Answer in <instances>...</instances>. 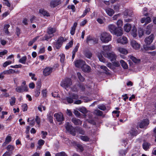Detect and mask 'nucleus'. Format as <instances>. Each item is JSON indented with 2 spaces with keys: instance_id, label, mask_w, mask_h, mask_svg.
Instances as JSON below:
<instances>
[{
  "instance_id": "obj_5",
  "label": "nucleus",
  "mask_w": 156,
  "mask_h": 156,
  "mask_svg": "<svg viewBox=\"0 0 156 156\" xmlns=\"http://www.w3.org/2000/svg\"><path fill=\"white\" fill-rule=\"evenodd\" d=\"M64 41V40L63 37H59L57 41L54 44V47L57 49H59L62 46Z\"/></svg>"
},
{
  "instance_id": "obj_24",
  "label": "nucleus",
  "mask_w": 156,
  "mask_h": 156,
  "mask_svg": "<svg viewBox=\"0 0 156 156\" xmlns=\"http://www.w3.org/2000/svg\"><path fill=\"white\" fill-rule=\"evenodd\" d=\"M72 122L75 125H81L82 124L81 121L76 118H73L72 119Z\"/></svg>"
},
{
  "instance_id": "obj_64",
  "label": "nucleus",
  "mask_w": 156,
  "mask_h": 156,
  "mask_svg": "<svg viewBox=\"0 0 156 156\" xmlns=\"http://www.w3.org/2000/svg\"><path fill=\"white\" fill-rule=\"evenodd\" d=\"M12 154V152H9L6 151L2 155V156H11Z\"/></svg>"
},
{
  "instance_id": "obj_63",
  "label": "nucleus",
  "mask_w": 156,
  "mask_h": 156,
  "mask_svg": "<svg viewBox=\"0 0 156 156\" xmlns=\"http://www.w3.org/2000/svg\"><path fill=\"white\" fill-rule=\"evenodd\" d=\"M40 89L39 90V89H37V90H36L35 91V94H34V95H35V96L37 97L39 96V95L40 94Z\"/></svg>"
},
{
  "instance_id": "obj_16",
  "label": "nucleus",
  "mask_w": 156,
  "mask_h": 156,
  "mask_svg": "<svg viewBox=\"0 0 156 156\" xmlns=\"http://www.w3.org/2000/svg\"><path fill=\"white\" fill-rule=\"evenodd\" d=\"M154 39V35L153 34H151L149 36L146 38L144 42L147 44H150L152 42Z\"/></svg>"
},
{
  "instance_id": "obj_11",
  "label": "nucleus",
  "mask_w": 156,
  "mask_h": 156,
  "mask_svg": "<svg viewBox=\"0 0 156 156\" xmlns=\"http://www.w3.org/2000/svg\"><path fill=\"white\" fill-rule=\"evenodd\" d=\"M102 47L103 50L102 52L103 55L104 54L108 53V52L111 51L112 49V46L111 45H103Z\"/></svg>"
},
{
  "instance_id": "obj_51",
  "label": "nucleus",
  "mask_w": 156,
  "mask_h": 156,
  "mask_svg": "<svg viewBox=\"0 0 156 156\" xmlns=\"http://www.w3.org/2000/svg\"><path fill=\"white\" fill-rule=\"evenodd\" d=\"M117 25L118 27H121L123 24V22L122 20H119L117 22Z\"/></svg>"
},
{
  "instance_id": "obj_60",
  "label": "nucleus",
  "mask_w": 156,
  "mask_h": 156,
  "mask_svg": "<svg viewBox=\"0 0 156 156\" xmlns=\"http://www.w3.org/2000/svg\"><path fill=\"white\" fill-rule=\"evenodd\" d=\"M22 110L23 111H26L27 110V105L26 104H24L22 105Z\"/></svg>"
},
{
  "instance_id": "obj_30",
  "label": "nucleus",
  "mask_w": 156,
  "mask_h": 156,
  "mask_svg": "<svg viewBox=\"0 0 156 156\" xmlns=\"http://www.w3.org/2000/svg\"><path fill=\"white\" fill-rule=\"evenodd\" d=\"M151 144L147 142L143 143L142 145L143 148L145 151H147L150 147Z\"/></svg>"
},
{
  "instance_id": "obj_47",
  "label": "nucleus",
  "mask_w": 156,
  "mask_h": 156,
  "mask_svg": "<svg viewBox=\"0 0 156 156\" xmlns=\"http://www.w3.org/2000/svg\"><path fill=\"white\" fill-rule=\"evenodd\" d=\"M55 156H67V154L63 151L57 153L55 154Z\"/></svg>"
},
{
  "instance_id": "obj_17",
  "label": "nucleus",
  "mask_w": 156,
  "mask_h": 156,
  "mask_svg": "<svg viewBox=\"0 0 156 156\" xmlns=\"http://www.w3.org/2000/svg\"><path fill=\"white\" fill-rule=\"evenodd\" d=\"M61 3V0H52L50 3V6L51 7L54 8L60 4Z\"/></svg>"
},
{
  "instance_id": "obj_10",
  "label": "nucleus",
  "mask_w": 156,
  "mask_h": 156,
  "mask_svg": "<svg viewBox=\"0 0 156 156\" xmlns=\"http://www.w3.org/2000/svg\"><path fill=\"white\" fill-rule=\"evenodd\" d=\"M149 124V121L148 119H145L142 120L140 123H139L138 126L141 128L146 127Z\"/></svg>"
},
{
  "instance_id": "obj_21",
  "label": "nucleus",
  "mask_w": 156,
  "mask_h": 156,
  "mask_svg": "<svg viewBox=\"0 0 156 156\" xmlns=\"http://www.w3.org/2000/svg\"><path fill=\"white\" fill-rule=\"evenodd\" d=\"M82 69L83 71L84 72L88 73L90 72L91 70L90 67L86 65V63L82 67Z\"/></svg>"
},
{
  "instance_id": "obj_28",
  "label": "nucleus",
  "mask_w": 156,
  "mask_h": 156,
  "mask_svg": "<svg viewBox=\"0 0 156 156\" xmlns=\"http://www.w3.org/2000/svg\"><path fill=\"white\" fill-rule=\"evenodd\" d=\"M115 33H113V34H115L117 36H120L123 34V31L122 30L120 29L117 30V29L115 31Z\"/></svg>"
},
{
  "instance_id": "obj_31",
  "label": "nucleus",
  "mask_w": 156,
  "mask_h": 156,
  "mask_svg": "<svg viewBox=\"0 0 156 156\" xmlns=\"http://www.w3.org/2000/svg\"><path fill=\"white\" fill-rule=\"evenodd\" d=\"M153 26V25L151 24H150L148 25L146 30V34L149 35L151 33Z\"/></svg>"
},
{
  "instance_id": "obj_26",
  "label": "nucleus",
  "mask_w": 156,
  "mask_h": 156,
  "mask_svg": "<svg viewBox=\"0 0 156 156\" xmlns=\"http://www.w3.org/2000/svg\"><path fill=\"white\" fill-rule=\"evenodd\" d=\"M129 58H130L134 62L136 63H138L140 62V59H137L135 57H134L132 55H129Z\"/></svg>"
},
{
  "instance_id": "obj_22",
  "label": "nucleus",
  "mask_w": 156,
  "mask_h": 156,
  "mask_svg": "<svg viewBox=\"0 0 156 156\" xmlns=\"http://www.w3.org/2000/svg\"><path fill=\"white\" fill-rule=\"evenodd\" d=\"M105 11L107 14L110 16H112L115 13L114 10L110 8L106 9Z\"/></svg>"
},
{
  "instance_id": "obj_2",
  "label": "nucleus",
  "mask_w": 156,
  "mask_h": 156,
  "mask_svg": "<svg viewBox=\"0 0 156 156\" xmlns=\"http://www.w3.org/2000/svg\"><path fill=\"white\" fill-rule=\"evenodd\" d=\"M72 84V83L71 80L69 78H65L60 83L61 86L67 90H69L70 88V86Z\"/></svg>"
},
{
  "instance_id": "obj_50",
  "label": "nucleus",
  "mask_w": 156,
  "mask_h": 156,
  "mask_svg": "<svg viewBox=\"0 0 156 156\" xmlns=\"http://www.w3.org/2000/svg\"><path fill=\"white\" fill-rule=\"evenodd\" d=\"M90 11V9L88 8H87L84 11L83 14L81 16V17H84L87 14V12H89Z\"/></svg>"
},
{
  "instance_id": "obj_23",
  "label": "nucleus",
  "mask_w": 156,
  "mask_h": 156,
  "mask_svg": "<svg viewBox=\"0 0 156 156\" xmlns=\"http://www.w3.org/2000/svg\"><path fill=\"white\" fill-rule=\"evenodd\" d=\"M151 21V19L150 17H143L141 20V22L142 23H145V24L148 23Z\"/></svg>"
},
{
  "instance_id": "obj_38",
  "label": "nucleus",
  "mask_w": 156,
  "mask_h": 156,
  "mask_svg": "<svg viewBox=\"0 0 156 156\" xmlns=\"http://www.w3.org/2000/svg\"><path fill=\"white\" fill-rule=\"evenodd\" d=\"M11 139L12 137L10 136L9 135L7 136L5 138V141L3 144V145H4L9 143L11 141Z\"/></svg>"
},
{
  "instance_id": "obj_32",
  "label": "nucleus",
  "mask_w": 156,
  "mask_h": 156,
  "mask_svg": "<svg viewBox=\"0 0 156 156\" xmlns=\"http://www.w3.org/2000/svg\"><path fill=\"white\" fill-rule=\"evenodd\" d=\"M131 34L134 37H136L137 36L136 28L134 27L132 29Z\"/></svg>"
},
{
  "instance_id": "obj_12",
  "label": "nucleus",
  "mask_w": 156,
  "mask_h": 156,
  "mask_svg": "<svg viewBox=\"0 0 156 156\" xmlns=\"http://www.w3.org/2000/svg\"><path fill=\"white\" fill-rule=\"evenodd\" d=\"M28 87H23L21 86H18L16 88V91L19 93L27 92L28 91Z\"/></svg>"
},
{
  "instance_id": "obj_35",
  "label": "nucleus",
  "mask_w": 156,
  "mask_h": 156,
  "mask_svg": "<svg viewBox=\"0 0 156 156\" xmlns=\"http://www.w3.org/2000/svg\"><path fill=\"white\" fill-rule=\"evenodd\" d=\"M44 143V141L42 139L40 140L38 142V146H37V148L40 149Z\"/></svg>"
},
{
  "instance_id": "obj_1",
  "label": "nucleus",
  "mask_w": 156,
  "mask_h": 156,
  "mask_svg": "<svg viewBox=\"0 0 156 156\" xmlns=\"http://www.w3.org/2000/svg\"><path fill=\"white\" fill-rule=\"evenodd\" d=\"M99 38L102 42L107 43L111 41L112 36L109 33L104 32L101 34Z\"/></svg>"
},
{
  "instance_id": "obj_19",
  "label": "nucleus",
  "mask_w": 156,
  "mask_h": 156,
  "mask_svg": "<svg viewBox=\"0 0 156 156\" xmlns=\"http://www.w3.org/2000/svg\"><path fill=\"white\" fill-rule=\"evenodd\" d=\"M39 13L44 16H46L47 17L49 16L50 14L47 11L43 9H40L39 10Z\"/></svg>"
},
{
  "instance_id": "obj_42",
  "label": "nucleus",
  "mask_w": 156,
  "mask_h": 156,
  "mask_svg": "<svg viewBox=\"0 0 156 156\" xmlns=\"http://www.w3.org/2000/svg\"><path fill=\"white\" fill-rule=\"evenodd\" d=\"M16 98L14 97H12L11 99L10 100V104L11 105L13 106L14 105L16 102Z\"/></svg>"
},
{
  "instance_id": "obj_20",
  "label": "nucleus",
  "mask_w": 156,
  "mask_h": 156,
  "mask_svg": "<svg viewBox=\"0 0 156 156\" xmlns=\"http://www.w3.org/2000/svg\"><path fill=\"white\" fill-rule=\"evenodd\" d=\"M117 49L118 51L122 54L126 55L128 53L127 50L125 48L119 47H117Z\"/></svg>"
},
{
  "instance_id": "obj_4",
  "label": "nucleus",
  "mask_w": 156,
  "mask_h": 156,
  "mask_svg": "<svg viewBox=\"0 0 156 156\" xmlns=\"http://www.w3.org/2000/svg\"><path fill=\"white\" fill-rule=\"evenodd\" d=\"M104 56L105 57L107 58L112 62L115 60L117 57V56L114 52L108 53L104 54Z\"/></svg>"
},
{
  "instance_id": "obj_55",
  "label": "nucleus",
  "mask_w": 156,
  "mask_h": 156,
  "mask_svg": "<svg viewBox=\"0 0 156 156\" xmlns=\"http://www.w3.org/2000/svg\"><path fill=\"white\" fill-rule=\"evenodd\" d=\"M27 122H29L30 124L32 126H34L35 124V122L34 119L31 120H30V119L28 118L27 119Z\"/></svg>"
},
{
  "instance_id": "obj_43",
  "label": "nucleus",
  "mask_w": 156,
  "mask_h": 156,
  "mask_svg": "<svg viewBox=\"0 0 156 156\" xmlns=\"http://www.w3.org/2000/svg\"><path fill=\"white\" fill-rule=\"evenodd\" d=\"M37 88V89H40L41 86V80H38L36 83Z\"/></svg>"
},
{
  "instance_id": "obj_61",
  "label": "nucleus",
  "mask_w": 156,
  "mask_h": 156,
  "mask_svg": "<svg viewBox=\"0 0 156 156\" xmlns=\"http://www.w3.org/2000/svg\"><path fill=\"white\" fill-rule=\"evenodd\" d=\"M12 63L11 61H7L5 62L3 64V66L4 67H6L7 66L10 64Z\"/></svg>"
},
{
  "instance_id": "obj_34",
  "label": "nucleus",
  "mask_w": 156,
  "mask_h": 156,
  "mask_svg": "<svg viewBox=\"0 0 156 156\" xmlns=\"http://www.w3.org/2000/svg\"><path fill=\"white\" fill-rule=\"evenodd\" d=\"M76 130L80 134L84 135L85 133L84 130L81 127H77L76 128Z\"/></svg>"
},
{
  "instance_id": "obj_6",
  "label": "nucleus",
  "mask_w": 156,
  "mask_h": 156,
  "mask_svg": "<svg viewBox=\"0 0 156 156\" xmlns=\"http://www.w3.org/2000/svg\"><path fill=\"white\" fill-rule=\"evenodd\" d=\"M128 41V40L127 38L125 36L119 38L117 40V42L118 43H121L123 45L127 44Z\"/></svg>"
},
{
  "instance_id": "obj_36",
  "label": "nucleus",
  "mask_w": 156,
  "mask_h": 156,
  "mask_svg": "<svg viewBox=\"0 0 156 156\" xmlns=\"http://www.w3.org/2000/svg\"><path fill=\"white\" fill-rule=\"evenodd\" d=\"M6 148L8 151L12 152L15 149V147L12 145H9L7 146Z\"/></svg>"
},
{
  "instance_id": "obj_58",
  "label": "nucleus",
  "mask_w": 156,
  "mask_h": 156,
  "mask_svg": "<svg viewBox=\"0 0 156 156\" xmlns=\"http://www.w3.org/2000/svg\"><path fill=\"white\" fill-rule=\"evenodd\" d=\"M3 5H6L9 7L10 6V4L7 0H4Z\"/></svg>"
},
{
  "instance_id": "obj_54",
  "label": "nucleus",
  "mask_w": 156,
  "mask_h": 156,
  "mask_svg": "<svg viewBox=\"0 0 156 156\" xmlns=\"http://www.w3.org/2000/svg\"><path fill=\"white\" fill-rule=\"evenodd\" d=\"M60 57V61L61 62L63 63L64 61V59L65 58V55L63 54H60L59 55Z\"/></svg>"
},
{
  "instance_id": "obj_40",
  "label": "nucleus",
  "mask_w": 156,
  "mask_h": 156,
  "mask_svg": "<svg viewBox=\"0 0 156 156\" xmlns=\"http://www.w3.org/2000/svg\"><path fill=\"white\" fill-rule=\"evenodd\" d=\"M27 59L26 56H24L20 58L19 60V62L20 63H21L23 64H25L26 61Z\"/></svg>"
},
{
  "instance_id": "obj_48",
  "label": "nucleus",
  "mask_w": 156,
  "mask_h": 156,
  "mask_svg": "<svg viewBox=\"0 0 156 156\" xmlns=\"http://www.w3.org/2000/svg\"><path fill=\"white\" fill-rule=\"evenodd\" d=\"M77 76L79 79L81 81H83L84 80V78L81 75V74L80 73H77Z\"/></svg>"
},
{
  "instance_id": "obj_46",
  "label": "nucleus",
  "mask_w": 156,
  "mask_h": 156,
  "mask_svg": "<svg viewBox=\"0 0 156 156\" xmlns=\"http://www.w3.org/2000/svg\"><path fill=\"white\" fill-rule=\"evenodd\" d=\"M73 44L72 41H70L66 46L65 48L66 49H68L69 48L71 47Z\"/></svg>"
},
{
  "instance_id": "obj_59",
  "label": "nucleus",
  "mask_w": 156,
  "mask_h": 156,
  "mask_svg": "<svg viewBox=\"0 0 156 156\" xmlns=\"http://www.w3.org/2000/svg\"><path fill=\"white\" fill-rule=\"evenodd\" d=\"M127 151H126L123 150L120 151L119 152L120 156H124L125 155Z\"/></svg>"
},
{
  "instance_id": "obj_18",
  "label": "nucleus",
  "mask_w": 156,
  "mask_h": 156,
  "mask_svg": "<svg viewBox=\"0 0 156 156\" xmlns=\"http://www.w3.org/2000/svg\"><path fill=\"white\" fill-rule=\"evenodd\" d=\"M116 29V26L113 24H109L107 27L108 30L112 34L115 33V31Z\"/></svg>"
},
{
  "instance_id": "obj_56",
  "label": "nucleus",
  "mask_w": 156,
  "mask_h": 156,
  "mask_svg": "<svg viewBox=\"0 0 156 156\" xmlns=\"http://www.w3.org/2000/svg\"><path fill=\"white\" fill-rule=\"evenodd\" d=\"M77 85H75L71 88V91L73 92H77L78 91V89L77 88Z\"/></svg>"
},
{
  "instance_id": "obj_13",
  "label": "nucleus",
  "mask_w": 156,
  "mask_h": 156,
  "mask_svg": "<svg viewBox=\"0 0 156 156\" xmlns=\"http://www.w3.org/2000/svg\"><path fill=\"white\" fill-rule=\"evenodd\" d=\"M75 65L76 67L77 68H81L83 67L85 64V62L82 60H78L75 62Z\"/></svg>"
},
{
  "instance_id": "obj_39",
  "label": "nucleus",
  "mask_w": 156,
  "mask_h": 156,
  "mask_svg": "<svg viewBox=\"0 0 156 156\" xmlns=\"http://www.w3.org/2000/svg\"><path fill=\"white\" fill-rule=\"evenodd\" d=\"M80 138L82 140L87 142L89 141V138L87 136H80Z\"/></svg>"
},
{
  "instance_id": "obj_53",
  "label": "nucleus",
  "mask_w": 156,
  "mask_h": 156,
  "mask_svg": "<svg viewBox=\"0 0 156 156\" xmlns=\"http://www.w3.org/2000/svg\"><path fill=\"white\" fill-rule=\"evenodd\" d=\"M38 110L40 112H42L43 110L45 111L46 110L45 107L42 105H39L38 107Z\"/></svg>"
},
{
  "instance_id": "obj_9",
  "label": "nucleus",
  "mask_w": 156,
  "mask_h": 156,
  "mask_svg": "<svg viewBox=\"0 0 156 156\" xmlns=\"http://www.w3.org/2000/svg\"><path fill=\"white\" fill-rule=\"evenodd\" d=\"M53 69L52 67H47L45 68L43 71V74L45 76L49 75L52 72Z\"/></svg>"
},
{
  "instance_id": "obj_45",
  "label": "nucleus",
  "mask_w": 156,
  "mask_h": 156,
  "mask_svg": "<svg viewBox=\"0 0 156 156\" xmlns=\"http://www.w3.org/2000/svg\"><path fill=\"white\" fill-rule=\"evenodd\" d=\"M98 57L100 61L104 63L105 62V58L103 57L101 55H98Z\"/></svg>"
},
{
  "instance_id": "obj_62",
  "label": "nucleus",
  "mask_w": 156,
  "mask_h": 156,
  "mask_svg": "<svg viewBox=\"0 0 156 156\" xmlns=\"http://www.w3.org/2000/svg\"><path fill=\"white\" fill-rule=\"evenodd\" d=\"M80 89L82 91H83L85 89V86L82 84H80L79 86Z\"/></svg>"
},
{
  "instance_id": "obj_52",
  "label": "nucleus",
  "mask_w": 156,
  "mask_h": 156,
  "mask_svg": "<svg viewBox=\"0 0 156 156\" xmlns=\"http://www.w3.org/2000/svg\"><path fill=\"white\" fill-rule=\"evenodd\" d=\"M94 113L98 115L101 116L102 115V112L99 110H96L94 111Z\"/></svg>"
},
{
  "instance_id": "obj_27",
  "label": "nucleus",
  "mask_w": 156,
  "mask_h": 156,
  "mask_svg": "<svg viewBox=\"0 0 156 156\" xmlns=\"http://www.w3.org/2000/svg\"><path fill=\"white\" fill-rule=\"evenodd\" d=\"M53 113L51 112H49L47 114V119L51 123L53 122Z\"/></svg>"
},
{
  "instance_id": "obj_8",
  "label": "nucleus",
  "mask_w": 156,
  "mask_h": 156,
  "mask_svg": "<svg viewBox=\"0 0 156 156\" xmlns=\"http://www.w3.org/2000/svg\"><path fill=\"white\" fill-rule=\"evenodd\" d=\"M70 97H71L72 98L69 97L66 98L67 101L69 103H71L73 102V99H77L79 98V96L77 94L74 93H72Z\"/></svg>"
},
{
  "instance_id": "obj_41",
  "label": "nucleus",
  "mask_w": 156,
  "mask_h": 156,
  "mask_svg": "<svg viewBox=\"0 0 156 156\" xmlns=\"http://www.w3.org/2000/svg\"><path fill=\"white\" fill-rule=\"evenodd\" d=\"M77 110L83 114H85L87 112V110L86 108L83 107L79 108H77Z\"/></svg>"
},
{
  "instance_id": "obj_15",
  "label": "nucleus",
  "mask_w": 156,
  "mask_h": 156,
  "mask_svg": "<svg viewBox=\"0 0 156 156\" xmlns=\"http://www.w3.org/2000/svg\"><path fill=\"white\" fill-rule=\"evenodd\" d=\"M130 44L132 47L135 50H138L140 48V44L134 40H132L131 41Z\"/></svg>"
},
{
  "instance_id": "obj_49",
  "label": "nucleus",
  "mask_w": 156,
  "mask_h": 156,
  "mask_svg": "<svg viewBox=\"0 0 156 156\" xmlns=\"http://www.w3.org/2000/svg\"><path fill=\"white\" fill-rule=\"evenodd\" d=\"M85 55L87 58H90L92 56V54L90 51H87L85 53Z\"/></svg>"
},
{
  "instance_id": "obj_29",
  "label": "nucleus",
  "mask_w": 156,
  "mask_h": 156,
  "mask_svg": "<svg viewBox=\"0 0 156 156\" xmlns=\"http://www.w3.org/2000/svg\"><path fill=\"white\" fill-rule=\"evenodd\" d=\"M56 30L55 28L49 27L48 28L47 33L49 34H52L56 31Z\"/></svg>"
},
{
  "instance_id": "obj_25",
  "label": "nucleus",
  "mask_w": 156,
  "mask_h": 156,
  "mask_svg": "<svg viewBox=\"0 0 156 156\" xmlns=\"http://www.w3.org/2000/svg\"><path fill=\"white\" fill-rule=\"evenodd\" d=\"M131 28V25L129 23H126L124 27V29L125 31L127 32H129Z\"/></svg>"
},
{
  "instance_id": "obj_44",
  "label": "nucleus",
  "mask_w": 156,
  "mask_h": 156,
  "mask_svg": "<svg viewBox=\"0 0 156 156\" xmlns=\"http://www.w3.org/2000/svg\"><path fill=\"white\" fill-rule=\"evenodd\" d=\"M29 76L31 77V79L32 80L34 81H36L37 80V78L35 77V74L34 73H29Z\"/></svg>"
},
{
  "instance_id": "obj_57",
  "label": "nucleus",
  "mask_w": 156,
  "mask_h": 156,
  "mask_svg": "<svg viewBox=\"0 0 156 156\" xmlns=\"http://www.w3.org/2000/svg\"><path fill=\"white\" fill-rule=\"evenodd\" d=\"M41 94L43 97H46L47 94V90L46 89L43 90L41 91Z\"/></svg>"
},
{
  "instance_id": "obj_14",
  "label": "nucleus",
  "mask_w": 156,
  "mask_h": 156,
  "mask_svg": "<svg viewBox=\"0 0 156 156\" xmlns=\"http://www.w3.org/2000/svg\"><path fill=\"white\" fill-rule=\"evenodd\" d=\"M98 41L96 39L92 38V37L88 36L87 37V42L88 44H94L98 43Z\"/></svg>"
},
{
  "instance_id": "obj_33",
  "label": "nucleus",
  "mask_w": 156,
  "mask_h": 156,
  "mask_svg": "<svg viewBox=\"0 0 156 156\" xmlns=\"http://www.w3.org/2000/svg\"><path fill=\"white\" fill-rule=\"evenodd\" d=\"M121 66L124 69H127L128 68V66L127 63L123 60H121L120 61Z\"/></svg>"
},
{
  "instance_id": "obj_7",
  "label": "nucleus",
  "mask_w": 156,
  "mask_h": 156,
  "mask_svg": "<svg viewBox=\"0 0 156 156\" xmlns=\"http://www.w3.org/2000/svg\"><path fill=\"white\" fill-rule=\"evenodd\" d=\"M54 116L56 120L59 122H62L64 119L63 115L61 112L55 113L54 115Z\"/></svg>"
},
{
  "instance_id": "obj_37",
  "label": "nucleus",
  "mask_w": 156,
  "mask_h": 156,
  "mask_svg": "<svg viewBox=\"0 0 156 156\" xmlns=\"http://www.w3.org/2000/svg\"><path fill=\"white\" fill-rule=\"evenodd\" d=\"M129 134L132 136H136L137 135L136 131L134 129H131L129 132Z\"/></svg>"
},
{
  "instance_id": "obj_3",
  "label": "nucleus",
  "mask_w": 156,
  "mask_h": 156,
  "mask_svg": "<svg viewBox=\"0 0 156 156\" xmlns=\"http://www.w3.org/2000/svg\"><path fill=\"white\" fill-rule=\"evenodd\" d=\"M66 132L69 133L73 136L76 135V129L74 128L69 122L66 123L65 126Z\"/></svg>"
}]
</instances>
